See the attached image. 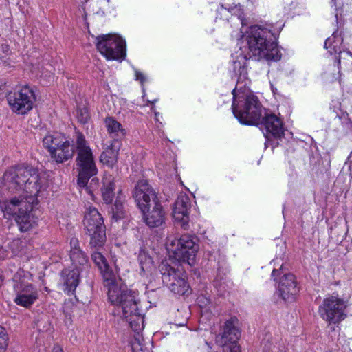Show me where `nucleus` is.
<instances>
[{"label":"nucleus","mask_w":352,"mask_h":352,"mask_svg":"<svg viewBox=\"0 0 352 352\" xmlns=\"http://www.w3.org/2000/svg\"><path fill=\"white\" fill-rule=\"evenodd\" d=\"M248 25L249 23H241L240 29L248 46L245 47V50L240 47L234 55V58H236L233 60L234 70L240 75L245 72L248 59L259 60L263 58L277 61L281 58L276 42L280 30L275 29L273 23H256L250 26Z\"/></svg>","instance_id":"obj_1"},{"label":"nucleus","mask_w":352,"mask_h":352,"mask_svg":"<svg viewBox=\"0 0 352 352\" xmlns=\"http://www.w3.org/2000/svg\"><path fill=\"white\" fill-rule=\"evenodd\" d=\"M236 87L232 91L233 101L232 109L235 118L243 124H261L266 131L265 137L279 139L284 135L281 120L273 113L262 117L263 108L257 96L250 92L241 91Z\"/></svg>","instance_id":"obj_2"},{"label":"nucleus","mask_w":352,"mask_h":352,"mask_svg":"<svg viewBox=\"0 0 352 352\" xmlns=\"http://www.w3.org/2000/svg\"><path fill=\"white\" fill-rule=\"evenodd\" d=\"M91 259L100 270L104 286L107 288L108 299L111 304L121 306L124 314L127 307L135 308V296L137 294L135 291L128 289L120 278L110 270L105 257L98 251H94L91 254Z\"/></svg>","instance_id":"obj_3"},{"label":"nucleus","mask_w":352,"mask_h":352,"mask_svg":"<svg viewBox=\"0 0 352 352\" xmlns=\"http://www.w3.org/2000/svg\"><path fill=\"white\" fill-rule=\"evenodd\" d=\"M77 153L76 170L78 173V184L85 187L89 179L96 175L98 170L94 160L93 153L84 135L77 133L75 141Z\"/></svg>","instance_id":"obj_4"},{"label":"nucleus","mask_w":352,"mask_h":352,"mask_svg":"<svg viewBox=\"0 0 352 352\" xmlns=\"http://www.w3.org/2000/svg\"><path fill=\"white\" fill-rule=\"evenodd\" d=\"M135 308L127 307L126 309V313L124 314L121 306L116 305V311L114 314L119 315L120 316L125 318L130 324L131 329L134 331L135 334L133 339L131 341V347L133 352H149V348L144 344V340L142 338L140 332L144 327V317L139 310L138 304V301L137 296H135Z\"/></svg>","instance_id":"obj_5"},{"label":"nucleus","mask_w":352,"mask_h":352,"mask_svg":"<svg viewBox=\"0 0 352 352\" xmlns=\"http://www.w3.org/2000/svg\"><path fill=\"white\" fill-rule=\"evenodd\" d=\"M47 186V181L44 174L38 173L36 168L23 167V199L34 206L38 204V197Z\"/></svg>","instance_id":"obj_6"},{"label":"nucleus","mask_w":352,"mask_h":352,"mask_svg":"<svg viewBox=\"0 0 352 352\" xmlns=\"http://www.w3.org/2000/svg\"><path fill=\"white\" fill-rule=\"evenodd\" d=\"M168 250L173 252L174 257L179 262H186L192 265L199 250L197 239L195 236L184 234L178 240L167 241Z\"/></svg>","instance_id":"obj_7"},{"label":"nucleus","mask_w":352,"mask_h":352,"mask_svg":"<svg viewBox=\"0 0 352 352\" xmlns=\"http://www.w3.org/2000/svg\"><path fill=\"white\" fill-rule=\"evenodd\" d=\"M98 50L107 60H122L126 57L125 40L116 34H101L96 37Z\"/></svg>","instance_id":"obj_8"},{"label":"nucleus","mask_w":352,"mask_h":352,"mask_svg":"<svg viewBox=\"0 0 352 352\" xmlns=\"http://www.w3.org/2000/svg\"><path fill=\"white\" fill-rule=\"evenodd\" d=\"M84 224L87 234L90 236L91 247H102L106 241L105 226L101 214L95 208L90 207L87 210Z\"/></svg>","instance_id":"obj_9"},{"label":"nucleus","mask_w":352,"mask_h":352,"mask_svg":"<svg viewBox=\"0 0 352 352\" xmlns=\"http://www.w3.org/2000/svg\"><path fill=\"white\" fill-rule=\"evenodd\" d=\"M159 270L164 285L172 292L179 295H184L187 292L188 285L182 269L178 266L175 267L165 261L160 265Z\"/></svg>","instance_id":"obj_10"},{"label":"nucleus","mask_w":352,"mask_h":352,"mask_svg":"<svg viewBox=\"0 0 352 352\" xmlns=\"http://www.w3.org/2000/svg\"><path fill=\"white\" fill-rule=\"evenodd\" d=\"M347 305L338 296L325 298L318 307L319 316L329 325L338 324L345 319Z\"/></svg>","instance_id":"obj_11"},{"label":"nucleus","mask_w":352,"mask_h":352,"mask_svg":"<svg viewBox=\"0 0 352 352\" xmlns=\"http://www.w3.org/2000/svg\"><path fill=\"white\" fill-rule=\"evenodd\" d=\"M240 336L237 320L231 318L225 322L222 333L216 337V343L223 348V352H241L237 343Z\"/></svg>","instance_id":"obj_12"},{"label":"nucleus","mask_w":352,"mask_h":352,"mask_svg":"<svg viewBox=\"0 0 352 352\" xmlns=\"http://www.w3.org/2000/svg\"><path fill=\"white\" fill-rule=\"evenodd\" d=\"M133 197L138 208L144 212L148 207L157 202L154 189L146 180H140L135 186Z\"/></svg>","instance_id":"obj_13"},{"label":"nucleus","mask_w":352,"mask_h":352,"mask_svg":"<svg viewBox=\"0 0 352 352\" xmlns=\"http://www.w3.org/2000/svg\"><path fill=\"white\" fill-rule=\"evenodd\" d=\"M191 202L189 197L185 194L179 195L173 208V217L178 225L184 230L189 227V213Z\"/></svg>","instance_id":"obj_14"},{"label":"nucleus","mask_w":352,"mask_h":352,"mask_svg":"<svg viewBox=\"0 0 352 352\" xmlns=\"http://www.w3.org/2000/svg\"><path fill=\"white\" fill-rule=\"evenodd\" d=\"M4 217L10 221H14L22 232V198L21 196L14 197L4 204Z\"/></svg>","instance_id":"obj_15"},{"label":"nucleus","mask_w":352,"mask_h":352,"mask_svg":"<svg viewBox=\"0 0 352 352\" xmlns=\"http://www.w3.org/2000/svg\"><path fill=\"white\" fill-rule=\"evenodd\" d=\"M299 291L295 276L292 274H285L278 282L277 293L284 300H292Z\"/></svg>","instance_id":"obj_16"},{"label":"nucleus","mask_w":352,"mask_h":352,"mask_svg":"<svg viewBox=\"0 0 352 352\" xmlns=\"http://www.w3.org/2000/svg\"><path fill=\"white\" fill-rule=\"evenodd\" d=\"M70 246V259L75 266L74 269H79L81 272H87L89 268L88 257L79 247L78 239H71Z\"/></svg>","instance_id":"obj_17"},{"label":"nucleus","mask_w":352,"mask_h":352,"mask_svg":"<svg viewBox=\"0 0 352 352\" xmlns=\"http://www.w3.org/2000/svg\"><path fill=\"white\" fill-rule=\"evenodd\" d=\"M60 144L55 146L52 151L50 156L57 163H63L71 159L74 153V149L72 146L70 142L65 137L60 140Z\"/></svg>","instance_id":"obj_18"},{"label":"nucleus","mask_w":352,"mask_h":352,"mask_svg":"<svg viewBox=\"0 0 352 352\" xmlns=\"http://www.w3.org/2000/svg\"><path fill=\"white\" fill-rule=\"evenodd\" d=\"M151 210L148 207L144 213V221L151 228H155L161 226L164 221V213L161 204L157 201L153 204Z\"/></svg>","instance_id":"obj_19"},{"label":"nucleus","mask_w":352,"mask_h":352,"mask_svg":"<svg viewBox=\"0 0 352 352\" xmlns=\"http://www.w3.org/2000/svg\"><path fill=\"white\" fill-rule=\"evenodd\" d=\"M82 273L79 269H65L63 270L61 281L65 286L64 289L69 294L74 292L79 283V277Z\"/></svg>","instance_id":"obj_20"},{"label":"nucleus","mask_w":352,"mask_h":352,"mask_svg":"<svg viewBox=\"0 0 352 352\" xmlns=\"http://www.w3.org/2000/svg\"><path fill=\"white\" fill-rule=\"evenodd\" d=\"M121 144L117 140H114L111 142L109 146L102 153L100 160L104 164L112 167L116 164L118 161V156Z\"/></svg>","instance_id":"obj_21"},{"label":"nucleus","mask_w":352,"mask_h":352,"mask_svg":"<svg viewBox=\"0 0 352 352\" xmlns=\"http://www.w3.org/2000/svg\"><path fill=\"white\" fill-rule=\"evenodd\" d=\"M3 179L10 191L18 192L21 189V178L16 169L12 168L6 171Z\"/></svg>","instance_id":"obj_22"},{"label":"nucleus","mask_w":352,"mask_h":352,"mask_svg":"<svg viewBox=\"0 0 352 352\" xmlns=\"http://www.w3.org/2000/svg\"><path fill=\"white\" fill-rule=\"evenodd\" d=\"M28 204V202L25 201ZM29 206H25V211L23 212V232L34 228L36 226L37 217L36 213L38 212V209H35L38 204L34 206L33 210H31V204Z\"/></svg>","instance_id":"obj_23"},{"label":"nucleus","mask_w":352,"mask_h":352,"mask_svg":"<svg viewBox=\"0 0 352 352\" xmlns=\"http://www.w3.org/2000/svg\"><path fill=\"white\" fill-rule=\"evenodd\" d=\"M103 188L102 189V195L104 201L107 204L112 201L114 196L115 190V178L111 175H105L102 180Z\"/></svg>","instance_id":"obj_24"},{"label":"nucleus","mask_w":352,"mask_h":352,"mask_svg":"<svg viewBox=\"0 0 352 352\" xmlns=\"http://www.w3.org/2000/svg\"><path fill=\"white\" fill-rule=\"evenodd\" d=\"M110 213L111 214L112 219L116 221L126 217L127 212L120 195H118L114 205L111 206Z\"/></svg>","instance_id":"obj_25"},{"label":"nucleus","mask_w":352,"mask_h":352,"mask_svg":"<svg viewBox=\"0 0 352 352\" xmlns=\"http://www.w3.org/2000/svg\"><path fill=\"white\" fill-rule=\"evenodd\" d=\"M7 100L11 109L19 114V111L22 108V89H19L14 93H9L7 96Z\"/></svg>","instance_id":"obj_26"},{"label":"nucleus","mask_w":352,"mask_h":352,"mask_svg":"<svg viewBox=\"0 0 352 352\" xmlns=\"http://www.w3.org/2000/svg\"><path fill=\"white\" fill-rule=\"evenodd\" d=\"M36 101V95L33 87L23 85V109L30 111Z\"/></svg>","instance_id":"obj_27"},{"label":"nucleus","mask_w":352,"mask_h":352,"mask_svg":"<svg viewBox=\"0 0 352 352\" xmlns=\"http://www.w3.org/2000/svg\"><path fill=\"white\" fill-rule=\"evenodd\" d=\"M38 298V293L32 285L23 287V307H29Z\"/></svg>","instance_id":"obj_28"},{"label":"nucleus","mask_w":352,"mask_h":352,"mask_svg":"<svg viewBox=\"0 0 352 352\" xmlns=\"http://www.w3.org/2000/svg\"><path fill=\"white\" fill-rule=\"evenodd\" d=\"M105 126L109 133L115 134L118 136L120 133L122 136L125 134L124 129L122 128L121 124L111 117H108L104 120Z\"/></svg>","instance_id":"obj_29"},{"label":"nucleus","mask_w":352,"mask_h":352,"mask_svg":"<svg viewBox=\"0 0 352 352\" xmlns=\"http://www.w3.org/2000/svg\"><path fill=\"white\" fill-rule=\"evenodd\" d=\"M138 261L141 272L146 274L151 272L153 267L152 258L144 252H140L138 256Z\"/></svg>","instance_id":"obj_30"},{"label":"nucleus","mask_w":352,"mask_h":352,"mask_svg":"<svg viewBox=\"0 0 352 352\" xmlns=\"http://www.w3.org/2000/svg\"><path fill=\"white\" fill-rule=\"evenodd\" d=\"M63 136L56 134L52 135H47L43 140V146L48 150L51 154L52 151L54 149L55 146H58L60 144V140Z\"/></svg>","instance_id":"obj_31"},{"label":"nucleus","mask_w":352,"mask_h":352,"mask_svg":"<svg viewBox=\"0 0 352 352\" xmlns=\"http://www.w3.org/2000/svg\"><path fill=\"white\" fill-rule=\"evenodd\" d=\"M13 288L16 294L14 302L18 305H22V282L21 281L20 275L17 273L13 278Z\"/></svg>","instance_id":"obj_32"},{"label":"nucleus","mask_w":352,"mask_h":352,"mask_svg":"<svg viewBox=\"0 0 352 352\" xmlns=\"http://www.w3.org/2000/svg\"><path fill=\"white\" fill-rule=\"evenodd\" d=\"M341 35V32H338V30L333 32L332 34V37H329L326 39L324 42V48L326 49H330L329 52L330 54L333 53H337V50L336 47H337V44L336 43V41H333V38L337 37L338 36Z\"/></svg>","instance_id":"obj_33"},{"label":"nucleus","mask_w":352,"mask_h":352,"mask_svg":"<svg viewBox=\"0 0 352 352\" xmlns=\"http://www.w3.org/2000/svg\"><path fill=\"white\" fill-rule=\"evenodd\" d=\"M228 11L232 16H236V19L241 22L245 20V13L241 5H236L229 8Z\"/></svg>","instance_id":"obj_34"},{"label":"nucleus","mask_w":352,"mask_h":352,"mask_svg":"<svg viewBox=\"0 0 352 352\" xmlns=\"http://www.w3.org/2000/svg\"><path fill=\"white\" fill-rule=\"evenodd\" d=\"M10 248L14 255L18 256L22 255V241L20 239L13 240Z\"/></svg>","instance_id":"obj_35"},{"label":"nucleus","mask_w":352,"mask_h":352,"mask_svg":"<svg viewBox=\"0 0 352 352\" xmlns=\"http://www.w3.org/2000/svg\"><path fill=\"white\" fill-rule=\"evenodd\" d=\"M8 335L5 329L0 326V352H4L8 346Z\"/></svg>","instance_id":"obj_36"},{"label":"nucleus","mask_w":352,"mask_h":352,"mask_svg":"<svg viewBox=\"0 0 352 352\" xmlns=\"http://www.w3.org/2000/svg\"><path fill=\"white\" fill-rule=\"evenodd\" d=\"M77 117L79 122H80L82 124H85L88 121L89 114L85 109H80L77 111Z\"/></svg>","instance_id":"obj_37"},{"label":"nucleus","mask_w":352,"mask_h":352,"mask_svg":"<svg viewBox=\"0 0 352 352\" xmlns=\"http://www.w3.org/2000/svg\"><path fill=\"white\" fill-rule=\"evenodd\" d=\"M135 80L140 81L142 84L144 83V82L146 80V77L144 75L143 73L138 71V69H135Z\"/></svg>","instance_id":"obj_38"},{"label":"nucleus","mask_w":352,"mask_h":352,"mask_svg":"<svg viewBox=\"0 0 352 352\" xmlns=\"http://www.w3.org/2000/svg\"><path fill=\"white\" fill-rule=\"evenodd\" d=\"M40 122H41V120H40L39 117L38 116L35 115L34 120L31 121L30 125L32 127L36 128L39 125Z\"/></svg>","instance_id":"obj_39"},{"label":"nucleus","mask_w":352,"mask_h":352,"mask_svg":"<svg viewBox=\"0 0 352 352\" xmlns=\"http://www.w3.org/2000/svg\"><path fill=\"white\" fill-rule=\"evenodd\" d=\"M282 269H283V265H281V267H280V270L274 269V270H273V271H272V276L273 278H274V277L276 276V274H279V271H280V270H282Z\"/></svg>","instance_id":"obj_40"},{"label":"nucleus","mask_w":352,"mask_h":352,"mask_svg":"<svg viewBox=\"0 0 352 352\" xmlns=\"http://www.w3.org/2000/svg\"><path fill=\"white\" fill-rule=\"evenodd\" d=\"M1 49H2L3 52L6 53L9 50V47L8 45H2Z\"/></svg>","instance_id":"obj_41"},{"label":"nucleus","mask_w":352,"mask_h":352,"mask_svg":"<svg viewBox=\"0 0 352 352\" xmlns=\"http://www.w3.org/2000/svg\"><path fill=\"white\" fill-rule=\"evenodd\" d=\"M53 352H63V351L59 346H56L54 347Z\"/></svg>","instance_id":"obj_42"},{"label":"nucleus","mask_w":352,"mask_h":352,"mask_svg":"<svg viewBox=\"0 0 352 352\" xmlns=\"http://www.w3.org/2000/svg\"><path fill=\"white\" fill-rule=\"evenodd\" d=\"M155 120H158V117H159V116H160V113H158V112H155Z\"/></svg>","instance_id":"obj_43"},{"label":"nucleus","mask_w":352,"mask_h":352,"mask_svg":"<svg viewBox=\"0 0 352 352\" xmlns=\"http://www.w3.org/2000/svg\"><path fill=\"white\" fill-rule=\"evenodd\" d=\"M12 317H13L14 318H16V316H15V315H14V316H12Z\"/></svg>","instance_id":"obj_44"},{"label":"nucleus","mask_w":352,"mask_h":352,"mask_svg":"<svg viewBox=\"0 0 352 352\" xmlns=\"http://www.w3.org/2000/svg\"><path fill=\"white\" fill-rule=\"evenodd\" d=\"M85 1H87V0H85Z\"/></svg>","instance_id":"obj_45"}]
</instances>
